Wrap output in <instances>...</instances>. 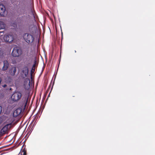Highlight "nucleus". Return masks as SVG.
Here are the masks:
<instances>
[{
  "label": "nucleus",
  "instance_id": "obj_1",
  "mask_svg": "<svg viewBox=\"0 0 155 155\" xmlns=\"http://www.w3.org/2000/svg\"><path fill=\"white\" fill-rule=\"evenodd\" d=\"M30 18L29 15H21L17 19V23L19 28H24L28 25V20Z\"/></svg>",
  "mask_w": 155,
  "mask_h": 155
},
{
  "label": "nucleus",
  "instance_id": "obj_2",
  "mask_svg": "<svg viewBox=\"0 0 155 155\" xmlns=\"http://www.w3.org/2000/svg\"><path fill=\"white\" fill-rule=\"evenodd\" d=\"M22 37L25 41L28 44L32 43L35 39L33 35L27 33L24 34Z\"/></svg>",
  "mask_w": 155,
  "mask_h": 155
},
{
  "label": "nucleus",
  "instance_id": "obj_3",
  "mask_svg": "<svg viewBox=\"0 0 155 155\" xmlns=\"http://www.w3.org/2000/svg\"><path fill=\"white\" fill-rule=\"evenodd\" d=\"M22 97L21 93L19 91H15L13 93L11 97L12 100L14 102L18 101Z\"/></svg>",
  "mask_w": 155,
  "mask_h": 155
},
{
  "label": "nucleus",
  "instance_id": "obj_4",
  "mask_svg": "<svg viewBox=\"0 0 155 155\" xmlns=\"http://www.w3.org/2000/svg\"><path fill=\"white\" fill-rule=\"evenodd\" d=\"M21 49L18 47H14L12 52V55L14 57L19 56L22 54Z\"/></svg>",
  "mask_w": 155,
  "mask_h": 155
},
{
  "label": "nucleus",
  "instance_id": "obj_5",
  "mask_svg": "<svg viewBox=\"0 0 155 155\" xmlns=\"http://www.w3.org/2000/svg\"><path fill=\"white\" fill-rule=\"evenodd\" d=\"M11 123L5 125L0 131V136H3L4 134H6L8 131V127H11Z\"/></svg>",
  "mask_w": 155,
  "mask_h": 155
},
{
  "label": "nucleus",
  "instance_id": "obj_6",
  "mask_svg": "<svg viewBox=\"0 0 155 155\" xmlns=\"http://www.w3.org/2000/svg\"><path fill=\"white\" fill-rule=\"evenodd\" d=\"M3 39L5 42H11L14 40V38L12 35L8 34L5 35Z\"/></svg>",
  "mask_w": 155,
  "mask_h": 155
},
{
  "label": "nucleus",
  "instance_id": "obj_7",
  "mask_svg": "<svg viewBox=\"0 0 155 155\" xmlns=\"http://www.w3.org/2000/svg\"><path fill=\"white\" fill-rule=\"evenodd\" d=\"M6 14V11L5 6L2 4H0V15L5 16Z\"/></svg>",
  "mask_w": 155,
  "mask_h": 155
},
{
  "label": "nucleus",
  "instance_id": "obj_8",
  "mask_svg": "<svg viewBox=\"0 0 155 155\" xmlns=\"http://www.w3.org/2000/svg\"><path fill=\"white\" fill-rule=\"evenodd\" d=\"M28 69L27 66H24L22 69L21 74L23 78L26 77L28 74Z\"/></svg>",
  "mask_w": 155,
  "mask_h": 155
},
{
  "label": "nucleus",
  "instance_id": "obj_9",
  "mask_svg": "<svg viewBox=\"0 0 155 155\" xmlns=\"http://www.w3.org/2000/svg\"><path fill=\"white\" fill-rule=\"evenodd\" d=\"M16 72V68L15 67H12L8 70L9 74L12 76H14Z\"/></svg>",
  "mask_w": 155,
  "mask_h": 155
},
{
  "label": "nucleus",
  "instance_id": "obj_10",
  "mask_svg": "<svg viewBox=\"0 0 155 155\" xmlns=\"http://www.w3.org/2000/svg\"><path fill=\"white\" fill-rule=\"evenodd\" d=\"M28 96L27 95H25L22 98V101L24 105V107L25 108L28 101Z\"/></svg>",
  "mask_w": 155,
  "mask_h": 155
},
{
  "label": "nucleus",
  "instance_id": "obj_11",
  "mask_svg": "<svg viewBox=\"0 0 155 155\" xmlns=\"http://www.w3.org/2000/svg\"><path fill=\"white\" fill-rule=\"evenodd\" d=\"M21 112V108H18L14 111L13 115L15 117H16L19 115Z\"/></svg>",
  "mask_w": 155,
  "mask_h": 155
},
{
  "label": "nucleus",
  "instance_id": "obj_12",
  "mask_svg": "<svg viewBox=\"0 0 155 155\" xmlns=\"http://www.w3.org/2000/svg\"><path fill=\"white\" fill-rule=\"evenodd\" d=\"M4 65L2 68L3 71H5L7 70L9 66V63L7 61H3Z\"/></svg>",
  "mask_w": 155,
  "mask_h": 155
},
{
  "label": "nucleus",
  "instance_id": "obj_13",
  "mask_svg": "<svg viewBox=\"0 0 155 155\" xmlns=\"http://www.w3.org/2000/svg\"><path fill=\"white\" fill-rule=\"evenodd\" d=\"M5 25L2 21H0V30L5 28Z\"/></svg>",
  "mask_w": 155,
  "mask_h": 155
},
{
  "label": "nucleus",
  "instance_id": "obj_14",
  "mask_svg": "<svg viewBox=\"0 0 155 155\" xmlns=\"http://www.w3.org/2000/svg\"><path fill=\"white\" fill-rule=\"evenodd\" d=\"M30 81L29 80V83L28 84V85L27 87L26 85L25 82L24 84V87L26 89H28V88H29L30 87Z\"/></svg>",
  "mask_w": 155,
  "mask_h": 155
},
{
  "label": "nucleus",
  "instance_id": "obj_15",
  "mask_svg": "<svg viewBox=\"0 0 155 155\" xmlns=\"http://www.w3.org/2000/svg\"><path fill=\"white\" fill-rule=\"evenodd\" d=\"M26 150H25V148H24L21 152H20V153L21 155H26Z\"/></svg>",
  "mask_w": 155,
  "mask_h": 155
},
{
  "label": "nucleus",
  "instance_id": "obj_16",
  "mask_svg": "<svg viewBox=\"0 0 155 155\" xmlns=\"http://www.w3.org/2000/svg\"><path fill=\"white\" fill-rule=\"evenodd\" d=\"M30 61L25 60L24 61V63L25 64H26V65L28 66L30 64Z\"/></svg>",
  "mask_w": 155,
  "mask_h": 155
},
{
  "label": "nucleus",
  "instance_id": "obj_17",
  "mask_svg": "<svg viewBox=\"0 0 155 155\" xmlns=\"http://www.w3.org/2000/svg\"><path fill=\"white\" fill-rule=\"evenodd\" d=\"M11 26L14 28H16L17 27V25L16 22H13L12 23Z\"/></svg>",
  "mask_w": 155,
  "mask_h": 155
},
{
  "label": "nucleus",
  "instance_id": "obj_18",
  "mask_svg": "<svg viewBox=\"0 0 155 155\" xmlns=\"http://www.w3.org/2000/svg\"><path fill=\"white\" fill-rule=\"evenodd\" d=\"M31 58L29 56H27V57H25V60L30 61L31 60Z\"/></svg>",
  "mask_w": 155,
  "mask_h": 155
},
{
  "label": "nucleus",
  "instance_id": "obj_19",
  "mask_svg": "<svg viewBox=\"0 0 155 155\" xmlns=\"http://www.w3.org/2000/svg\"><path fill=\"white\" fill-rule=\"evenodd\" d=\"M36 66V64H34L33 65L32 68V69L31 70V72H32L33 70V68H35Z\"/></svg>",
  "mask_w": 155,
  "mask_h": 155
},
{
  "label": "nucleus",
  "instance_id": "obj_20",
  "mask_svg": "<svg viewBox=\"0 0 155 155\" xmlns=\"http://www.w3.org/2000/svg\"><path fill=\"white\" fill-rule=\"evenodd\" d=\"M2 110V107L1 106H0V114L1 113Z\"/></svg>",
  "mask_w": 155,
  "mask_h": 155
},
{
  "label": "nucleus",
  "instance_id": "obj_21",
  "mask_svg": "<svg viewBox=\"0 0 155 155\" xmlns=\"http://www.w3.org/2000/svg\"><path fill=\"white\" fill-rule=\"evenodd\" d=\"M36 63H37L36 59V58H35L34 60V64H36Z\"/></svg>",
  "mask_w": 155,
  "mask_h": 155
},
{
  "label": "nucleus",
  "instance_id": "obj_22",
  "mask_svg": "<svg viewBox=\"0 0 155 155\" xmlns=\"http://www.w3.org/2000/svg\"><path fill=\"white\" fill-rule=\"evenodd\" d=\"M2 87H7V85L6 84H5L3 85H2Z\"/></svg>",
  "mask_w": 155,
  "mask_h": 155
},
{
  "label": "nucleus",
  "instance_id": "obj_23",
  "mask_svg": "<svg viewBox=\"0 0 155 155\" xmlns=\"http://www.w3.org/2000/svg\"><path fill=\"white\" fill-rule=\"evenodd\" d=\"M35 71V68H33V71L32 72H34Z\"/></svg>",
  "mask_w": 155,
  "mask_h": 155
},
{
  "label": "nucleus",
  "instance_id": "obj_24",
  "mask_svg": "<svg viewBox=\"0 0 155 155\" xmlns=\"http://www.w3.org/2000/svg\"><path fill=\"white\" fill-rule=\"evenodd\" d=\"M2 79L1 78H0V84H1V82H2Z\"/></svg>",
  "mask_w": 155,
  "mask_h": 155
},
{
  "label": "nucleus",
  "instance_id": "obj_25",
  "mask_svg": "<svg viewBox=\"0 0 155 155\" xmlns=\"http://www.w3.org/2000/svg\"><path fill=\"white\" fill-rule=\"evenodd\" d=\"M32 78V74H31V78Z\"/></svg>",
  "mask_w": 155,
  "mask_h": 155
},
{
  "label": "nucleus",
  "instance_id": "obj_26",
  "mask_svg": "<svg viewBox=\"0 0 155 155\" xmlns=\"http://www.w3.org/2000/svg\"><path fill=\"white\" fill-rule=\"evenodd\" d=\"M10 90H11V88H10Z\"/></svg>",
  "mask_w": 155,
  "mask_h": 155
}]
</instances>
